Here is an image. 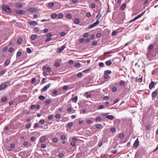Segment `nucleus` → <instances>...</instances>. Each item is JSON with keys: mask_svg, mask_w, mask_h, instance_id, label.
<instances>
[{"mask_svg": "<svg viewBox=\"0 0 158 158\" xmlns=\"http://www.w3.org/2000/svg\"><path fill=\"white\" fill-rule=\"evenodd\" d=\"M50 86V84H49L46 85L45 86L41 89V92H44L48 88H49Z\"/></svg>", "mask_w": 158, "mask_h": 158, "instance_id": "obj_6", "label": "nucleus"}, {"mask_svg": "<svg viewBox=\"0 0 158 158\" xmlns=\"http://www.w3.org/2000/svg\"><path fill=\"white\" fill-rule=\"evenodd\" d=\"M21 52L20 51L18 52L16 54V56H21Z\"/></svg>", "mask_w": 158, "mask_h": 158, "instance_id": "obj_43", "label": "nucleus"}, {"mask_svg": "<svg viewBox=\"0 0 158 158\" xmlns=\"http://www.w3.org/2000/svg\"><path fill=\"white\" fill-rule=\"evenodd\" d=\"M101 17V15L100 13H99L97 15L96 17V19L97 20L98 19L99 20V19Z\"/></svg>", "mask_w": 158, "mask_h": 158, "instance_id": "obj_31", "label": "nucleus"}, {"mask_svg": "<svg viewBox=\"0 0 158 158\" xmlns=\"http://www.w3.org/2000/svg\"><path fill=\"white\" fill-rule=\"evenodd\" d=\"M64 156V154L62 153H60L58 155V157L59 158L62 157Z\"/></svg>", "mask_w": 158, "mask_h": 158, "instance_id": "obj_49", "label": "nucleus"}, {"mask_svg": "<svg viewBox=\"0 0 158 158\" xmlns=\"http://www.w3.org/2000/svg\"><path fill=\"white\" fill-rule=\"evenodd\" d=\"M101 120V118L100 117L96 118H95V121L96 122H100Z\"/></svg>", "mask_w": 158, "mask_h": 158, "instance_id": "obj_34", "label": "nucleus"}, {"mask_svg": "<svg viewBox=\"0 0 158 158\" xmlns=\"http://www.w3.org/2000/svg\"><path fill=\"white\" fill-rule=\"evenodd\" d=\"M71 15L70 14H67L66 15V17L68 19H71Z\"/></svg>", "mask_w": 158, "mask_h": 158, "instance_id": "obj_41", "label": "nucleus"}, {"mask_svg": "<svg viewBox=\"0 0 158 158\" xmlns=\"http://www.w3.org/2000/svg\"><path fill=\"white\" fill-rule=\"evenodd\" d=\"M60 138L62 140H64L65 139V136L64 135H61Z\"/></svg>", "mask_w": 158, "mask_h": 158, "instance_id": "obj_55", "label": "nucleus"}, {"mask_svg": "<svg viewBox=\"0 0 158 158\" xmlns=\"http://www.w3.org/2000/svg\"><path fill=\"white\" fill-rule=\"evenodd\" d=\"M51 102V100L50 99H46V100L45 101V104L46 105H48L50 104Z\"/></svg>", "mask_w": 158, "mask_h": 158, "instance_id": "obj_20", "label": "nucleus"}, {"mask_svg": "<svg viewBox=\"0 0 158 158\" xmlns=\"http://www.w3.org/2000/svg\"><path fill=\"white\" fill-rule=\"evenodd\" d=\"M82 75V73H79L77 75V77H80Z\"/></svg>", "mask_w": 158, "mask_h": 158, "instance_id": "obj_46", "label": "nucleus"}, {"mask_svg": "<svg viewBox=\"0 0 158 158\" xmlns=\"http://www.w3.org/2000/svg\"><path fill=\"white\" fill-rule=\"evenodd\" d=\"M3 9L7 13H10L11 12V10L10 8H9L7 6H5L3 7Z\"/></svg>", "mask_w": 158, "mask_h": 158, "instance_id": "obj_3", "label": "nucleus"}, {"mask_svg": "<svg viewBox=\"0 0 158 158\" xmlns=\"http://www.w3.org/2000/svg\"><path fill=\"white\" fill-rule=\"evenodd\" d=\"M22 39L21 38L19 37L18 38L17 41V43L18 44H20L22 43Z\"/></svg>", "mask_w": 158, "mask_h": 158, "instance_id": "obj_23", "label": "nucleus"}, {"mask_svg": "<svg viewBox=\"0 0 158 158\" xmlns=\"http://www.w3.org/2000/svg\"><path fill=\"white\" fill-rule=\"evenodd\" d=\"M57 90L56 89H54L52 91V93L55 96H56L57 95Z\"/></svg>", "mask_w": 158, "mask_h": 158, "instance_id": "obj_32", "label": "nucleus"}, {"mask_svg": "<svg viewBox=\"0 0 158 158\" xmlns=\"http://www.w3.org/2000/svg\"><path fill=\"white\" fill-rule=\"evenodd\" d=\"M4 85H5L3 83L0 85V90H2L6 87Z\"/></svg>", "mask_w": 158, "mask_h": 158, "instance_id": "obj_21", "label": "nucleus"}, {"mask_svg": "<svg viewBox=\"0 0 158 158\" xmlns=\"http://www.w3.org/2000/svg\"><path fill=\"white\" fill-rule=\"evenodd\" d=\"M46 137L44 136H42L40 139V142L41 143H43L46 140Z\"/></svg>", "mask_w": 158, "mask_h": 158, "instance_id": "obj_12", "label": "nucleus"}, {"mask_svg": "<svg viewBox=\"0 0 158 158\" xmlns=\"http://www.w3.org/2000/svg\"><path fill=\"white\" fill-rule=\"evenodd\" d=\"M143 64V63L141 60H139L138 62L135 63V66L138 65L137 67L138 68H140V67L142 66Z\"/></svg>", "mask_w": 158, "mask_h": 158, "instance_id": "obj_1", "label": "nucleus"}, {"mask_svg": "<svg viewBox=\"0 0 158 158\" xmlns=\"http://www.w3.org/2000/svg\"><path fill=\"white\" fill-rule=\"evenodd\" d=\"M126 4L125 3L123 4L120 6V9L122 10H123L126 7Z\"/></svg>", "mask_w": 158, "mask_h": 158, "instance_id": "obj_22", "label": "nucleus"}, {"mask_svg": "<svg viewBox=\"0 0 158 158\" xmlns=\"http://www.w3.org/2000/svg\"><path fill=\"white\" fill-rule=\"evenodd\" d=\"M153 45L152 44L150 45L149 47V49L150 50H152L153 48Z\"/></svg>", "mask_w": 158, "mask_h": 158, "instance_id": "obj_63", "label": "nucleus"}, {"mask_svg": "<svg viewBox=\"0 0 158 158\" xmlns=\"http://www.w3.org/2000/svg\"><path fill=\"white\" fill-rule=\"evenodd\" d=\"M10 83V81H6L4 83H3L5 85H4L5 86H6V87H7L9 85Z\"/></svg>", "mask_w": 158, "mask_h": 158, "instance_id": "obj_24", "label": "nucleus"}, {"mask_svg": "<svg viewBox=\"0 0 158 158\" xmlns=\"http://www.w3.org/2000/svg\"><path fill=\"white\" fill-rule=\"evenodd\" d=\"M7 100V98L6 97H4L2 98L1 99V101L2 102H6Z\"/></svg>", "mask_w": 158, "mask_h": 158, "instance_id": "obj_40", "label": "nucleus"}, {"mask_svg": "<svg viewBox=\"0 0 158 158\" xmlns=\"http://www.w3.org/2000/svg\"><path fill=\"white\" fill-rule=\"evenodd\" d=\"M158 93L157 89H156L155 91L153 92L152 94V98H155L156 96Z\"/></svg>", "mask_w": 158, "mask_h": 158, "instance_id": "obj_10", "label": "nucleus"}, {"mask_svg": "<svg viewBox=\"0 0 158 158\" xmlns=\"http://www.w3.org/2000/svg\"><path fill=\"white\" fill-rule=\"evenodd\" d=\"M6 72V70L5 69L3 70L2 71H1V72L0 73V74L1 75H2Z\"/></svg>", "mask_w": 158, "mask_h": 158, "instance_id": "obj_52", "label": "nucleus"}, {"mask_svg": "<svg viewBox=\"0 0 158 158\" xmlns=\"http://www.w3.org/2000/svg\"><path fill=\"white\" fill-rule=\"evenodd\" d=\"M37 35H32L31 36V39L32 40H34L37 37Z\"/></svg>", "mask_w": 158, "mask_h": 158, "instance_id": "obj_18", "label": "nucleus"}, {"mask_svg": "<svg viewBox=\"0 0 158 158\" xmlns=\"http://www.w3.org/2000/svg\"><path fill=\"white\" fill-rule=\"evenodd\" d=\"M58 18L60 19L62 18L63 17V15L61 13H60L58 14Z\"/></svg>", "mask_w": 158, "mask_h": 158, "instance_id": "obj_30", "label": "nucleus"}, {"mask_svg": "<svg viewBox=\"0 0 158 158\" xmlns=\"http://www.w3.org/2000/svg\"><path fill=\"white\" fill-rule=\"evenodd\" d=\"M52 36V34L51 33H48L47 35L46 36L47 37H49Z\"/></svg>", "mask_w": 158, "mask_h": 158, "instance_id": "obj_64", "label": "nucleus"}, {"mask_svg": "<svg viewBox=\"0 0 158 158\" xmlns=\"http://www.w3.org/2000/svg\"><path fill=\"white\" fill-rule=\"evenodd\" d=\"M104 78L105 79H107L108 77V74H107L106 73H104Z\"/></svg>", "mask_w": 158, "mask_h": 158, "instance_id": "obj_53", "label": "nucleus"}, {"mask_svg": "<svg viewBox=\"0 0 158 158\" xmlns=\"http://www.w3.org/2000/svg\"><path fill=\"white\" fill-rule=\"evenodd\" d=\"M80 22V20L78 19H76L74 21V23L76 24H78Z\"/></svg>", "mask_w": 158, "mask_h": 158, "instance_id": "obj_29", "label": "nucleus"}, {"mask_svg": "<svg viewBox=\"0 0 158 158\" xmlns=\"http://www.w3.org/2000/svg\"><path fill=\"white\" fill-rule=\"evenodd\" d=\"M15 12L16 14H19L20 15H24L25 14L26 12L25 11L23 10H16Z\"/></svg>", "mask_w": 158, "mask_h": 158, "instance_id": "obj_5", "label": "nucleus"}, {"mask_svg": "<svg viewBox=\"0 0 158 158\" xmlns=\"http://www.w3.org/2000/svg\"><path fill=\"white\" fill-rule=\"evenodd\" d=\"M89 34L88 33H86L84 34L83 36L84 37L87 38L89 36Z\"/></svg>", "mask_w": 158, "mask_h": 158, "instance_id": "obj_37", "label": "nucleus"}, {"mask_svg": "<svg viewBox=\"0 0 158 158\" xmlns=\"http://www.w3.org/2000/svg\"><path fill=\"white\" fill-rule=\"evenodd\" d=\"M27 51L28 53H31V50L29 48H28L27 49Z\"/></svg>", "mask_w": 158, "mask_h": 158, "instance_id": "obj_48", "label": "nucleus"}, {"mask_svg": "<svg viewBox=\"0 0 158 158\" xmlns=\"http://www.w3.org/2000/svg\"><path fill=\"white\" fill-rule=\"evenodd\" d=\"M10 60L9 59H7L5 62L4 63V65L5 66V67H6L10 63Z\"/></svg>", "mask_w": 158, "mask_h": 158, "instance_id": "obj_15", "label": "nucleus"}, {"mask_svg": "<svg viewBox=\"0 0 158 158\" xmlns=\"http://www.w3.org/2000/svg\"><path fill=\"white\" fill-rule=\"evenodd\" d=\"M106 118L111 120H113L114 119V117L112 115H107L106 116Z\"/></svg>", "mask_w": 158, "mask_h": 158, "instance_id": "obj_14", "label": "nucleus"}, {"mask_svg": "<svg viewBox=\"0 0 158 158\" xmlns=\"http://www.w3.org/2000/svg\"><path fill=\"white\" fill-rule=\"evenodd\" d=\"M39 99L40 100H44L45 99V97L43 95H40L39 97Z\"/></svg>", "mask_w": 158, "mask_h": 158, "instance_id": "obj_28", "label": "nucleus"}, {"mask_svg": "<svg viewBox=\"0 0 158 158\" xmlns=\"http://www.w3.org/2000/svg\"><path fill=\"white\" fill-rule=\"evenodd\" d=\"M155 82L153 81H152L150 84L149 85V88L150 89H151L152 88H153L154 86L156 85L154 84Z\"/></svg>", "mask_w": 158, "mask_h": 158, "instance_id": "obj_8", "label": "nucleus"}, {"mask_svg": "<svg viewBox=\"0 0 158 158\" xmlns=\"http://www.w3.org/2000/svg\"><path fill=\"white\" fill-rule=\"evenodd\" d=\"M28 23L31 25L36 26L37 25V23L35 21H29Z\"/></svg>", "mask_w": 158, "mask_h": 158, "instance_id": "obj_9", "label": "nucleus"}, {"mask_svg": "<svg viewBox=\"0 0 158 158\" xmlns=\"http://www.w3.org/2000/svg\"><path fill=\"white\" fill-rule=\"evenodd\" d=\"M48 119L49 120H50L52 119L53 118V117L52 115H49L48 116Z\"/></svg>", "mask_w": 158, "mask_h": 158, "instance_id": "obj_58", "label": "nucleus"}, {"mask_svg": "<svg viewBox=\"0 0 158 158\" xmlns=\"http://www.w3.org/2000/svg\"><path fill=\"white\" fill-rule=\"evenodd\" d=\"M54 5V3L53 2H50L48 4L49 7L50 8H52L53 6Z\"/></svg>", "mask_w": 158, "mask_h": 158, "instance_id": "obj_38", "label": "nucleus"}, {"mask_svg": "<svg viewBox=\"0 0 158 158\" xmlns=\"http://www.w3.org/2000/svg\"><path fill=\"white\" fill-rule=\"evenodd\" d=\"M60 117V115L59 114H56L55 115V118H59Z\"/></svg>", "mask_w": 158, "mask_h": 158, "instance_id": "obj_57", "label": "nucleus"}, {"mask_svg": "<svg viewBox=\"0 0 158 158\" xmlns=\"http://www.w3.org/2000/svg\"><path fill=\"white\" fill-rule=\"evenodd\" d=\"M109 113H101V115L102 116H106Z\"/></svg>", "mask_w": 158, "mask_h": 158, "instance_id": "obj_45", "label": "nucleus"}, {"mask_svg": "<svg viewBox=\"0 0 158 158\" xmlns=\"http://www.w3.org/2000/svg\"><path fill=\"white\" fill-rule=\"evenodd\" d=\"M44 121H44V120L43 119H41L40 121V123H41V124H43L44 123Z\"/></svg>", "mask_w": 158, "mask_h": 158, "instance_id": "obj_56", "label": "nucleus"}, {"mask_svg": "<svg viewBox=\"0 0 158 158\" xmlns=\"http://www.w3.org/2000/svg\"><path fill=\"white\" fill-rule=\"evenodd\" d=\"M124 137V134L123 133H121L119 134V138L120 139H122Z\"/></svg>", "mask_w": 158, "mask_h": 158, "instance_id": "obj_26", "label": "nucleus"}, {"mask_svg": "<svg viewBox=\"0 0 158 158\" xmlns=\"http://www.w3.org/2000/svg\"><path fill=\"white\" fill-rule=\"evenodd\" d=\"M75 67H79L81 66V64L79 63H77L75 64Z\"/></svg>", "mask_w": 158, "mask_h": 158, "instance_id": "obj_36", "label": "nucleus"}, {"mask_svg": "<svg viewBox=\"0 0 158 158\" xmlns=\"http://www.w3.org/2000/svg\"><path fill=\"white\" fill-rule=\"evenodd\" d=\"M117 33V31H113L112 33V36H114Z\"/></svg>", "mask_w": 158, "mask_h": 158, "instance_id": "obj_47", "label": "nucleus"}, {"mask_svg": "<svg viewBox=\"0 0 158 158\" xmlns=\"http://www.w3.org/2000/svg\"><path fill=\"white\" fill-rule=\"evenodd\" d=\"M99 23V20L98 19L93 24H90L89 26V28L90 29L98 25Z\"/></svg>", "mask_w": 158, "mask_h": 158, "instance_id": "obj_2", "label": "nucleus"}, {"mask_svg": "<svg viewBox=\"0 0 158 158\" xmlns=\"http://www.w3.org/2000/svg\"><path fill=\"white\" fill-rule=\"evenodd\" d=\"M145 11H144L143 13H141L140 14L138 15L136 17V19H138L141 17L145 13Z\"/></svg>", "mask_w": 158, "mask_h": 158, "instance_id": "obj_16", "label": "nucleus"}, {"mask_svg": "<svg viewBox=\"0 0 158 158\" xmlns=\"http://www.w3.org/2000/svg\"><path fill=\"white\" fill-rule=\"evenodd\" d=\"M72 102H73L76 103L78 99L77 96H75L74 98H71Z\"/></svg>", "mask_w": 158, "mask_h": 158, "instance_id": "obj_11", "label": "nucleus"}, {"mask_svg": "<svg viewBox=\"0 0 158 158\" xmlns=\"http://www.w3.org/2000/svg\"><path fill=\"white\" fill-rule=\"evenodd\" d=\"M97 44V41H94L92 43V45L94 46H95Z\"/></svg>", "mask_w": 158, "mask_h": 158, "instance_id": "obj_61", "label": "nucleus"}, {"mask_svg": "<svg viewBox=\"0 0 158 158\" xmlns=\"http://www.w3.org/2000/svg\"><path fill=\"white\" fill-rule=\"evenodd\" d=\"M104 73H106L107 74H111V72L110 70H106L105 71H104Z\"/></svg>", "mask_w": 158, "mask_h": 158, "instance_id": "obj_35", "label": "nucleus"}, {"mask_svg": "<svg viewBox=\"0 0 158 158\" xmlns=\"http://www.w3.org/2000/svg\"><path fill=\"white\" fill-rule=\"evenodd\" d=\"M73 125V123L72 122L68 123V127L69 128H71Z\"/></svg>", "mask_w": 158, "mask_h": 158, "instance_id": "obj_25", "label": "nucleus"}, {"mask_svg": "<svg viewBox=\"0 0 158 158\" xmlns=\"http://www.w3.org/2000/svg\"><path fill=\"white\" fill-rule=\"evenodd\" d=\"M101 34L100 33H97L96 35V37L97 38L100 37L101 36Z\"/></svg>", "mask_w": 158, "mask_h": 158, "instance_id": "obj_50", "label": "nucleus"}, {"mask_svg": "<svg viewBox=\"0 0 158 158\" xmlns=\"http://www.w3.org/2000/svg\"><path fill=\"white\" fill-rule=\"evenodd\" d=\"M28 10L31 12H35L37 11V9L35 7L30 8Z\"/></svg>", "mask_w": 158, "mask_h": 158, "instance_id": "obj_7", "label": "nucleus"}, {"mask_svg": "<svg viewBox=\"0 0 158 158\" xmlns=\"http://www.w3.org/2000/svg\"><path fill=\"white\" fill-rule=\"evenodd\" d=\"M139 146V141L138 140V139L137 138L136 139V140L135 141L134 145H133V147L134 148L136 149L137 148H138Z\"/></svg>", "mask_w": 158, "mask_h": 158, "instance_id": "obj_4", "label": "nucleus"}, {"mask_svg": "<svg viewBox=\"0 0 158 158\" xmlns=\"http://www.w3.org/2000/svg\"><path fill=\"white\" fill-rule=\"evenodd\" d=\"M65 46L64 45H63L61 46L60 48L58 50V52L59 53H60L62 52V51L64 50V49L65 48Z\"/></svg>", "mask_w": 158, "mask_h": 158, "instance_id": "obj_13", "label": "nucleus"}, {"mask_svg": "<svg viewBox=\"0 0 158 158\" xmlns=\"http://www.w3.org/2000/svg\"><path fill=\"white\" fill-rule=\"evenodd\" d=\"M31 126V124L30 123H28L26 125V128L27 129H28Z\"/></svg>", "mask_w": 158, "mask_h": 158, "instance_id": "obj_51", "label": "nucleus"}, {"mask_svg": "<svg viewBox=\"0 0 158 158\" xmlns=\"http://www.w3.org/2000/svg\"><path fill=\"white\" fill-rule=\"evenodd\" d=\"M99 66L102 67H103L104 66V64L102 62H100L99 64Z\"/></svg>", "mask_w": 158, "mask_h": 158, "instance_id": "obj_39", "label": "nucleus"}, {"mask_svg": "<svg viewBox=\"0 0 158 158\" xmlns=\"http://www.w3.org/2000/svg\"><path fill=\"white\" fill-rule=\"evenodd\" d=\"M57 16L58 15L56 14H53L51 15V17L52 19H55Z\"/></svg>", "mask_w": 158, "mask_h": 158, "instance_id": "obj_19", "label": "nucleus"}, {"mask_svg": "<svg viewBox=\"0 0 158 158\" xmlns=\"http://www.w3.org/2000/svg\"><path fill=\"white\" fill-rule=\"evenodd\" d=\"M58 141V139L56 138H54L53 139V141L54 142H56Z\"/></svg>", "mask_w": 158, "mask_h": 158, "instance_id": "obj_60", "label": "nucleus"}, {"mask_svg": "<svg viewBox=\"0 0 158 158\" xmlns=\"http://www.w3.org/2000/svg\"><path fill=\"white\" fill-rule=\"evenodd\" d=\"M38 126H39L38 124L37 123H35V125H34V128H37L38 127Z\"/></svg>", "mask_w": 158, "mask_h": 158, "instance_id": "obj_59", "label": "nucleus"}, {"mask_svg": "<svg viewBox=\"0 0 158 158\" xmlns=\"http://www.w3.org/2000/svg\"><path fill=\"white\" fill-rule=\"evenodd\" d=\"M120 85H124V81H123L121 80L120 81Z\"/></svg>", "mask_w": 158, "mask_h": 158, "instance_id": "obj_42", "label": "nucleus"}, {"mask_svg": "<svg viewBox=\"0 0 158 158\" xmlns=\"http://www.w3.org/2000/svg\"><path fill=\"white\" fill-rule=\"evenodd\" d=\"M101 125V124H97L95 125V127L96 128H97L98 129H99L100 128Z\"/></svg>", "mask_w": 158, "mask_h": 158, "instance_id": "obj_54", "label": "nucleus"}, {"mask_svg": "<svg viewBox=\"0 0 158 158\" xmlns=\"http://www.w3.org/2000/svg\"><path fill=\"white\" fill-rule=\"evenodd\" d=\"M142 77H141L139 78L138 79L136 78V80L137 82H141L142 81Z\"/></svg>", "mask_w": 158, "mask_h": 158, "instance_id": "obj_27", "label": "nucleus"}, {"mask_svg": "<svg viewBox=\"0 0 158 158\" xmlns=\"http://www.w3.org/2000/svg\"><path fill=\"white\" fill-rule=\"evenodd\" d=\"M68 88V86L67 85H64L63 87V89L64 90H67Z\"/></svg>", "mask_w": 158, "mask_h": 158, "instance_id": "obj_44", "label": "nucleus"}, {"mask_svg": "<svg viewBox=\"0 0 158 158\" xmlns=\"http://www.w3.org/2000/svg\"><path fill=\"white\" fill-rule=\"evenodd\" d=\"M109 99V98L108 96H105L103 98V99L104 100H108Z\"/></svg>", "mask_w": 158, "mask_h": 158, "instance_id": "obj_62", "label": "nucleus"}, {"mask_svg": "<svg viewBox=\"0 0 158 158\" xmlns=\"http://www.w3.org/2000/svg\"><path fill=\"white\" fill-rule=\"evenodd\" d=\"M90 70V69L89 68L87 69H86L82 71V72L84 73H88L89 70Z\"/></svg>", "mask_w": 158, "mask_h": 158, "instance_id": "obj_33", "label": "nucleus"}, {"mask_svg": "<svg viewBox=\"0 0 158 158\" xmlns=\"http://www.w3.org/2000/svg\"><path fill=\"white\" fill-rule=\"evenodd\" d=\"M112 63V61L110 60H108L106 62V65L108 66H110Z\"/></svg>", "mask_w": 158, "mask_h": 158, "instance_id": "obj_17", "label": "nucleus"}]
</instances>
